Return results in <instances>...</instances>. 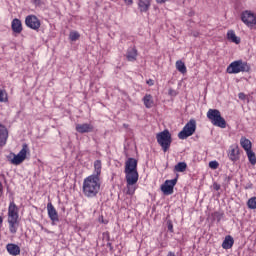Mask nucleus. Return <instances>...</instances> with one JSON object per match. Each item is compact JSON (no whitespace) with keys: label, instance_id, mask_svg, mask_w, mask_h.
Returning <instances> with one entry per match:
<instances>
[{"label":"nucleus","instance_id":"f257e3e1","mask_svg":"<svg viewBox=\"0 0 256 256\" xmlns=\"http://www.w3.org/2000/svg\"><path fill=\"white\" fill-rule=\"evenodd\" d=\"M101 191V178L87 176L82 183V193L86 199H95Z\"/></svg>","mask_w":256,"mask_h":256},{"label":"nucleus","instance_id":"f03ea898","mask_svg":"<svg viewBox=\"0 0 256 256\" xmlns=\"http://www.w3.org/2000/svg\"><path fill=\"white\" fill-rule=\"evenodd\" d=\"M27 155H31V150L29 149V145L24 143L22 145V149L19 151L18 154H15L11 152L8 156L7 159L11 165H21L25 159H27Z\"/></svg>","mask_w":256,"mask_h":256},{"label":"nucleus","instance_id":"7ed1b4c3","mask_svg":"<svg viewBox=\"0 0 256 256\" xmlns=\"http://www.w3.org/2000/svg\"><path fill=\"white\" fill-rule=\"evenodd\" d=\"M207 118L215 127H220V129L227 127V121H225V118L221 116V112L217 109H209Z\"/></svg>","mask_w":256,"mask_h":256},{"label":"nucleus","instance_id":"20e7f679","mask_svg":"<svg viewBox=\"0 0 256 256\" xmlns=\"http://www.w3.org/2000/svg\"><path fill=\"white\" fill-rule=\"evenodd\" d=\"M156 140L164 153H167V151H169V149L171 148V143H173V138H171V133L169 132V130H164L156 134Z\"/></svg>","mask_w":256,"mask_h":256},{"label":"nucleus","instance_id":"39448f33","mask_svg":"<svg viewBox=\"0 0 256 256\" xmlns=\"http://www.w3.org/2000/svg\"><path fill=\"white\" fill-rule=\"evenodd\" d=\"M249 71H251V66L241 60L232 62L227 68V73L230 74L249 73Z\"/></svg>","mask_w":256,"mask_h":256},{"label":"nucleus","instance_id":"423d86ee","mask_svg":"<svg viewBox=\"0 0 256 256\" xmlns=\"http://www.w3.org/2000/svg\"><path fill=\"white\" fill-rule=\"evenodd\" d=\"M124 173L126 178L139 179V172H137V159L128 158V160L125 162Z\"/></svg>","mask_w":256,"mask_h":256},{"label":"nucleus","instance_id":"0eeeda50","mask_svg":"<svg viewBox=\"0 0 256 256\" xmlns=\"http://www.w3.org/2000/svg\"><path fill=\"white\" fill-rule=\"evenodd\" d=\"M241 21L250 29H256V16L251 11H245L241 14Z\"/></svg>","mask_w":256,"mask_h":256},{"label":"nucleus","instance_id":"6e6552de","mask_svg":"<svg viewBox=\"0 0 256 256\" xmlns=\"http://www.w3.org/2000/svg\"><path fill=\"white\" fill-rule=\"evenodd\" d=\"M25 25L34 31H39L41 28V20H39L35 15H28L25 18Z\"/></svg>","mask_w":256,"mask_h":256},{"label":"nucleus","instance_id":"1a4fd4ad","mask_svg":"<svg viewBox=\"0 0 256 256\" xmlns=\"http://www.w3.org/2000/svg\"><path fill=\"white\" fill-rule=\"evenodd\" d=\"M7 221H19V207L14 201L9 203Z\"/></svg>","mask_w":256,"mask_h":256},{"label":"nucleus","instance_id":"9d476101","mask_svg":"<svg viewBox=\"0 0 256 256\" xmlns=\"http://www.w3.org/2000/svg\"><path fill=\"white\" fill-rule=\"evenodd\" d=\"M177 185V178L172 180H166L164 184L161 185V191L165 195H173V189Z\"/></svg>","mask_w":256,"mask_h":256},{"label":"nucleus","instance_id":"9b49d317","mask_svg":"<svg viewBox=\"0 0 256 256\" xmlns=\"http://www.w3.org/2000/svg\"><path fill=\"white\" fill-rule=\"evenodd\" d=\"M240 158L241 154L239 152V146L231 145L228 151V159H230V161H232L233 163H237Z\"/></svg>","mask_w":256,"mask_h":256},{"label":"nucleus","instance_id":"f8f14e48","mask_svg":"<svg viewBox=\"0 0 256 256\" xmlns=\"http://www.w3.org/2000/svg\"><path fill=\"white\" fill-rule=\"evenodd\" d=\"M139 181V178H126V195H135L137 187L135 184Z\"/></svg>","mask_w":256,"mask_h":256},{"label":"nucleus","instance_id":"ddd939ff","mask_svg":"<svg viewBox=\"0 0 256 256\" xmlns=\"http://www.w3.org/2000/svg\"><path fill=\"white\" fill-rule=\"evenodd\" d=\"M47 212L52 223H59V213H57V209H55L53 203L50 202L47 204Z\"/></svg>","mask_w":256,"mask_h":256},{"label":"nucleus","instance_id":"4468645a","mask_svg":"<svg viewBox=\"0 0 256 256\" xmlns=\"http://www.w3.org/2000/svg\"><path fill=\"white\" fill-rule=\"evenodd\" d=\"M6 250L9 253V255H12V256L21 255V248L17 244H13V243L7 244Z\"/></svg>","mask_w":256,"mask_h":256},{"label":"nucleus","instance_id":"2eb2a0df","mask_svg":"<svg viewBox=\"0 0 256 256\" xmlns=\"http://www.w3.org/2000/svg\"><path fill=\"white\" fill-rule=\"evenodd\" d=\"M11 27H12V31L14 33H21L23 31V24L21 23V20L15 18L12 20V24H11Z\"/></svg>","mask_w":256,"mask_h":256},{"label":"nucleus","instance_id":"dca6fc26","mask_svg":"<svg viewBox=\"0 0 256 256\" xmlns=\"http://www.w3.org/2000/svg\"><path fill=\"white\" fill-rule=\"evenodd\" d=\"M101 169H102L101 160H96L94 162V173L91 174L89 177H97L98 179H101Z\"/></svg>","mask_w":256,"mask_h":256},{"label":"nucleus","instance_id":"f3484780","mask_svg":"<svg viewBox=\"0 0 256 256\" xmlns=\"http://www.w3.org/2000/svg\"><path fill=\"white\" fill-rule=\"evenodd\" d=\"M138 7L142 13H147L151 7V0H139Z\"/></svg>","mask_w":256,"mask_h":256},{"label":"nucleus","instance_id":"a211bd4d","mask_svg":"<svg viewBox=\"0 0 256 256\" xmlns=\"http://www.w3.org/2000/svg\"><path fill=\"white\" fill-rule=\"evenodd\" d=\"M9 225V231L12 235H15L17 233V230L19 229V220H7Z\"/></svg>","mask_w":256,"mask_h":256},{"label":"nucleus","instance_id":"6ab92c4d","mask_svg":"<svg viewBox=\"0 0 256 256\" xmlns=\"http://www.w3.org/2000/svg\"><path fill=\"white\" fill-rule=\"evenodd\" d=\"M227 39L232 43H235L236 45H239V43H241V38L237 37V35L235 34V31L233 30H229L227 32Z\"/></svg>","mask_w":256,"mask_h":256},{"label":"nucleus","instance_id":"aec40b11","mask_svg":"<svg viewBox=\"0 0 256 256\" xmlns=\"http://www.w3.org/2000/svg\"><path fill=\"white\" fill-rule=\"evenodd\" d=\"M127 61H137V48H129L126 53Z\"/></svg>","mask_w":256,"mask_h":256},{"label":"nucleus","instance_id":"412c9836","mask_svg":"<svg viewBox=\"0 0 256 256\" xmlns=\"http://www.w3.org/2000/svg\"><path fill=\"white\" fill-rule=\"evenodd\" d=\"M143 103L146 109H151V107L155 105V102L153 101V96L151 94H146L143 98Z\"/></svg>","mask_w":256,"mask_h":256},{"label":"nucleus","instance_id":"4be33fe9","mask_svg":"<svg viewBox=\"0 0 256 256\" xmlns=\"http://www.w3.org/2000/svg\"><path fill=\"white\" fill-rule=\"evenodd\" d=\"M240 145L241 147L244 149V151L247 153L248 151H251L252 149V144H251V140L245 138V137H242L240 139Z\"/></svg>","mask_w":256,"mask_h":256},{"label":"nucleus","instance_id":"5701e85b","mask_svg":"<svg viewBox=\"0 0 256 256\" xmlns=\"http://www.w3.org/2000/svg\"><path fill=\"white\" fill-rule=\"evenodd\" d=\"M234 243H235V240H233V237L228 235L225 237V239L222 243V247L224 249H231V247H233Z\"/></svg>","mask_w":256,"mask_h":256},{"label":"nucleus","instance_id":"b1692460","mask_svg":"<svg viewBox=\"0 0 256 256\" xmlns=\"http://www.w3.org/2000/svg\"><path fill=\"white\" fill-rule=\"evenodd\" d=\"M7 137H9L7 129H0V147L7 143Z\"/></svg>","mask_w":256,"mask_h":256},{"label":"nucleus","instance_id":"393cba45","mask_svg":"<svg viewBox=\"0 0 256 256\" xmlns=\"http://www.w3.org/2000/svg\"><path fill=\"white\" fill-rule=\"evenodd\" d=\"M195 133V129H183L179 134V139H187V137H191Z\"/></svg>","mask_w":256,"mask_h":256},{"label":"nucleus","instance_id":"a878e982","mask_svg":"<svg viewBox=\"0 0 256 256\" xmlns=\"http://www.w3.org/2000/svg\"><path fill=\"white\" fill-rule=\"evenodd\" d=\"M176 69L179 71V73H182L185 75L187 73V66H185V62L178 60L176 61Z\"/></svg>","mask_w":256,"mask_h":256},{"label":"nucleus","instance_id":"bb28decb","mask_svg":"<svg viewBox=\"0 0 256 256\" xmlns=\"http://www.w3.org/2000/svg\"><path fill=\"white\" fill-rule=\"evenodd\" d=\"M174 171H176L177 173H183L187 171V163L179 162L178 164L175 165Z\"/></svg>","mask_w":256,"mask_h":256},{"label":"nucleus","instance_id":"cd10ccee","mask_svg":"<svg viewBox=\"0 0 256 256\" xmlns=\"http://www.w3.org/2000/svg\"><path fill=\"white\" fill-rule=\"evenodd\" d=\"M246 155L248 157L249 163H251L252 165H256L255 152H253V150H248V152H246Z\"/></svg>","mask_w":256,"mask_h":256},{"label":"nucleus","instance_id":"c85d7f7f","mask_svg":"<svg viewBox=\"0 0 256 256\" xmlns=\"http://www.w3.org/2000/svg\"><path fill=\"white\" fill-rule=\"evenodd\" d=\"M248 209H256V197H251L247 201Z\"/></svg>","mask_w":256,"mask_h":256},{"label":"nucleus","instance_id":"c756f323","mask_svg":"<svg viewBox=\"0 0 256 256\" xmlns=\"http://www.w3.org/2000/svg\"><path fill=\"white\" fill-rule=\"evenodd\" d=\"M183 129H197V122L193 119H191Z\"/></svg>","mask_w":256,"mask_h":256},{"label":"nucleus","instance_id":"7c9ffc66","mask_svg":"<svg viewBox=\"0 0 256 256\" xmlns=\"http://www.w3.org/2000/svg\"><path fill=\"white\" fill-rule=\"evenodd\" d=\"M9 99L7 98V91L0 90V103H7Z\"/></svg>","mask_w":256,"mask_h":256},{"label":"nucleus","instance_id":"2f4dec72","mask_svg":"<svg viewBox=\"0 0 256 256\" xmlns=\"http://www.w3.org/2000/svg\"><path fill=\"white\" fill-rule=\"evenodd\" d=\"M70 40L72 41H77V39H79L81 37V35L78 34V32H71L70 35Z\"/></svg>","mask_w":256,"mask_h":256},{"label":"nucleus","instance_id":"473e14b6","mask_svg":"<svg viewBox=\"0 0 256 256\" xmlns=\"http://www.w3.org/2000/svg\"><path fill=\"white\" fill-rule=\"evenodd\" d=\"M76 129H93V126H91V124H82V125H77Z\"/></svg>","mask_w":256,"mask_h":256},{"label":"nucleus","instance_id":"72a5a7b5","mask_svg":"<svg viewBox=\"0 0 256 256\" xmlns=\"http://www.w3.org/2000/svg\"><path fill=\"white\" fill-rule=\"evenodd\" d=\"M210 169H218L219 168V162L217 161H210L209 162Z\"/></svg>","mask_w":256,"mask_h":256},{"label":"nucleus","instance_id":"f704fd0d","mask_svg":"<svg viewBox=\"0 0 256 256\" xmlns=\"http://www.w3.org/2000/svg\"><path fill=\"white\" fill-rule=\"evenodd\" d=\"M168 95H170L171 97H177V91L170 88L169 91H168Z\"/></svg>","mask_w":256,"mask_h":256},{"label":"nucleus","instance_id":"c9c22d12","mask_svg":"<svg viewBox=\"0 0 256 256\" xmlns=\"http://www.w3.org/2000/svg\"><path fill=\"white\" fill-rule=\"evenodd\" d=\"M167 225H168V231H170V233H173V223L171 221H168Z\"/></svg>","mask_w":256,"mask_h":256},{"label":"nucleus","instance_id":"e433bc0d","mask_svg":"<svg viewBox=\"0 0 256 256\" xmlns=\"http://www.w3.org/2000/svg\"><path fill=\"white\" fill-rule=\"evenodd\" d=\"M146 83L149 85V87H153V85H155V81L153 79L147 80Z\"/></svg>","mask_w":256,"mask_h":256},{"label":"nucleus","instance_id":"4c0bfd02","mask_svg":"<svg viewBox=\"0 0 256 256\" xmlns=\"http://www.w3.org/2000/svg\"><path fill=\"white\" fill-rule=\"evenodd\" d=\"M213 216L217 217L218 221H221V214L219 212H214Z\"/></svg>","mask_w":256,"mask_h":256},{"label":"nucleus","instance_id":"58836bf2","mask_svg":"<svg viewBox=\"0 0 256 256\" xmlns=\"http://www.w3.org/2000/svg\"><path fill=\"white\" fill-rule=\"evenodd\" d=\"M103 237L106 238L107 241H109V232H104Z\"/></svg>","mask_w":256,"mask_h":256},{"label":"nucleus","instance_id":"ea45409f","mask_svg":"<svg viewBox=\"0 0 256 256\" xmlns=\"http://www.w3.org/2000/svg\"><path fill=\"white\" fill-rule=\"evenodd\" d=\"M3 195V183L0 182V198Z\"/></svg>","mask_w":256,"mask_h":256},{"label":"nucleus","instance_id":"a19ab883","mask_svg":"<svg viewBox=\"0 0 256 256\" xmlns=\"http://www.w3.org/2000/svg\"><path fill=\"white\" fill-rule=\"evenodd\" d=\"M167 1L169 0H156V3L163 4V3H167Z\"/></svg>","mask_w":256,"mask_h":256},{"label":"nucleus","instance_id":"79ce46f5","mask_svg":"<svg viewBox=\"0 0 256 256\" xmlns=\"http://www.w3.org/2000/svg\"><path fill=\"white\" fill-rule=\"evenodd\" d=\"M238 97H239V99L243 100V99H245V94L244 93H239Z\"/></svg>","mask_w":256,"mask_h":256},{"label":"nucleus","instance_id":"37998d69","mask_svg":"<svg viewBox=\"0 0 256 256\" xmlns=\"http://www.w3.org/2000/svg\"><path fill=\"white\" fill-rule=\"evenodd\" d=\"M127 5H133V0H124Z\"/></svg>","mask_w":256,"mask_h":256},{"label":"nucleus","instance_id":"c03bdc74","mask_svg":"<svg viewBox=\"0 0 256 256\" xmlns=\"http://www.w3.org/2000/svg\"><path fill=\"white\" fill-rule=\"evenodd\" d=\"M78 131H79V133H89V130H87V129H80Z\"/></svg>","mask_w":256,"mask_h":256},{"label":"nucleus","instance_id":"a18cd8bd","mask_svg":"<svg viewBox=\"0 0 256 256\" xmlns=\"http://www.w3.org/2000/svg\"><path fill=\"white\" fill-rule=\"evenodd\" d=\"M3 225V216H0V227Z\"/></svg>","mask_w":256,"mask_h":256},{"label":"nucleus","instance_id":"49530a36","mask_svg":"<svg viewBox=\"0 0 256 256\" xmlns=\"http://www.w3.org/2000/svg\"><path fill=\"white\" fill-rule=\"evenodd\" d=\"M219 189H221V187L218 186V185H216V186H215V190H216V191H219Z\"/></svg>","mask_w":256,"mask_h":256},{"label":"nucleus","instance_id":"de8ad7c7","mask_svg":"<svg viewBox=\"0 0 256 256\" xmlns=\"http://www.w3.org/2000/svg\"><path fill=\"white\" fill-rule=\"evenodd\" d=\"M102 223H107V222H104V220H102Z\"/></svg>","mask_w":256,"mask_h":256},{"label":"nucleus","instance_id":"09e8293b","mask_svg":"<svg viewBox=\"0 0 256 256\" xmlns=\"http://www.w3.org/2000/svg\"><path fill=\"white\" fill-rule=\"evenodd\" d=\"M0 127H3V125H0Z\"/></svg>","mask_w":256,"mask_h":256}]
</instances>
